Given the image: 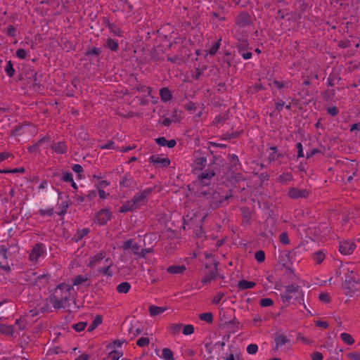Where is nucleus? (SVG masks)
<instances>
[{
  "instance_id": "473e14b6",
  "label": "nucleus",
  "mask_w": 360,
  "mask_h": 360,
  "mask_svg": "<svg viewBox=\"0 0 360 360\" xmlns=\"http://www.w3.org/2000/svg\"><path fill=\"white\" fill-rule=\"evenodd\" d=\"M341 79L338 74L335 72H331L327 79V84L328 86H333L335 84V82H339Z\"/></svg>"
},
{
  "instance_id": "a19ab883",
  "label": "nucleus",
  "mask_w": 360,
  "mask_h": 360,
  "mask_svg": "<svg viewBox=\"0 0 360 360\" xmlns=\"http://www.w3.org/2000/svg\"><path fill=\"white\" fill-rule=\"evenodd\" d=\"M199 319L208 323H212L213 321V314L211 312H205L199 315Z\"/></svg>"
},
{
  "instance_id": "864d4df0",
  "label": "nucleus",
  "mask_w": 360,
  "mask_h": 360,
  "mask_svg": "<svg viewBox=\"0 0 360 360\" xmlns=\"http://www.w3.org/2000/svg\"><path fill=\"white\" fill-rule=\"evenodd\" d=\"M274 301L271 298H262L259 301V305L262 307H267L273 305Z\"/></svg>"
},
{
  "instance_id": "412c9836",
  "label": "nucleus",
  "mask_w": 360,
  "mask_h": 360,
  "mask_svg": "<svg viewBox=\"0 0 360 360\" xmlns=\"http://www.w3.org/2000/svg\"><path fill=\"white\" fill-rule=\"evenodd\" d=\"M90 232L91 230L89 228L78 229L70 240L72 242L78 243L80 240H82L86 236H87Z\"/></svg>"
},
{
  "instance_id": "20e7f679",
  "label": "nucleus",
  "mask_w": 360,
  "mask_h": 360,
  "mask_svg": "<svg viewBox=\"0 0 360 360\" xmlns=\"http://www.w3.org/2000/svg\"><path fill=\"white\" fill-rule=\"evenodd\" d=\"M216 160L217 158L215 156H213L212 160L210 161V163L209 164V168L202 172L198 176V179L201 184H203L204 185L208 184V183L206 182V180H209L212 177L214 176L215 168L213 167L212 166L216 164Z\"/></svg>"
},
{
  "instance_id": "7c9ffc66",
  "label": "nucleus",
  "mask_w": 360,
  "mask_h": 360,
  "mask_svg": "<svg viewBox=\"0 0 360 360\" xmlns=\"http://www.w3.org/2000/svg\"><path fill=\"white\" fill-rule=\"evenodd\" d=\"M105 48L109 49L112 51H117L119 49V44L117 41L114 40L111 38H108L106 40V43L104 44Z\"/></svg>"
},
{
  "instance_id": "0eeeda50",
  "label": "nucleus",
  "mask_w": 360,
  "mask_h": 360,
  "mask_svg": "<svg viewBox=\"0 0 360 360\" xmlns=\"http://www.w3.org/2000/svg\"><path fill=\"white\" fill-rule=\"evenodd\" d=\"M252 24L251 15L246 11L240 12L236 17V25L240 27H245Z\"/></svg>"
},
{
  "instance_id": "aec40b11",
  "label": "nucleus",
  "mask_w": 360,
  "mask_h": 360,
  "mask_svg": "<svg viewBox=\"0 0 360 360\" xmlns=\"http://www.w3.org/2000/svg\"><path fill=\"white\" fill-rule=\"evenodd\" d=\"M275 346L274 350H278L281 347L290 342V339L283 334H279L274 338Z\"/></svg>"
},
{
  "instance_id": "37998d69",
  "label": "nucleus",
  "mask_w": 360,
  "mask_h": 360,
  "mask_svg": "<svg viewBox=\"0 0 360 360\" xmlns=\"http://www.w3.org/2000/svg\"><path fill=\"white\" fill-rule=\"evenodd\" d=\"M181 326L180 323H172L169 326V330L172 335H176L179 333Z\"/></svg>"
},
{
  "instance_id": "f3484780",
  "label": "nucleus",
  "mask_w": 360,
  "mask_h": 360,
  "mask_svg": "<svg viewBox=\"0 0 360 360\" xmlns=\"http://www.w3.org/2000/svg\"><path fill=\"white\" fill-rule=\"evenodd\" d=\"M236 49L243 59L248 60L251 58L252 54L250 51H246L248 49V43L247 41H239L236 44Z\"/></svg>"
},
{
  "instance_id": "0e129e2a",
  "label": "nucleus",
  "mask_w": 360,
  "mask_h": 360,
  "mask_svg": "<svg viewBox=\"0 0 360 360\" xmlns=\"http://www.w3.org/2000/svg\"><path fill=\"white\" fill-rule=\"evenodd\" d=\"M68 206H69V205H68V202H66V201L63 202L62 204L60 205V212H58V214L59 216H63L66 213Z\"/></svg>"
},
{
  "instance_id": "39448f33",
  "label": "nucleus",
  "mask_w": 360,
  "mask_h": 360,
  "mask_svg": "<svg viewBox=\"0 0 360 360\" xmlns=\"http://www.w3.org/2000/svg\"><path fill=\"white\" fill-rule=\"evenodd\" d=\"M219 262L214 260L213 263V267L209 264H205V267L210 269L205 276L202 278L201 283L203 284L210 283L213 279L216 278L218 275L217 266Z\"/></svg>"
},
{
  "instance_id": "09e8293b",
  "label": "nucleus",
  "mask_w": 360,
  "mask_h": 360,
  "mask_svg": "<svg viewBox=\"0 0 360 360\" xmlns=\"http://www.w3.org/2000/svg\"><path fill=\"white\" fill-rule=\"evenodd\" d=\"M88 280L87 277H84L82 275H77L75 276V278L72 281V287L74 285H78L79 284H82V283Z\"/></svg>"
},
{
  "instance_id": "5fc2aeb1",
  "label": "nucleus",
  "mask_w": 360,
  "mask_h": 360,
  "mask_svg": "<svg viewBox=\"0 0 360 360\" xmlns=\"http://www.w3.org/2000/svg\"><path fill=\"white\" fill-rule=\"evenodd\" d=\"M86 326V322H79L72 325V328L77 332H81L84 330Z\"/></svg>"
},
{
  "instance_id": "1a4fd4ad",
  "label": "nucleus",
  "mask_w": 360,
  "mask_h": 360,
  "mask_svg": "<svg viewBox=\"0 0 360 360\" xmlns=\"http://www.w3.org/2000/svg\"><path fill=\"white\" fill-rule=\"evenodd\" d=\"M295 257V250H287L285 251L282 255L279 256V263L283 266H288L292 264L294 262V257Z\"/></svg>"
},
{
  "instance_id": "c85d7f7f",
  "label": "nucleus",
  "mask_w": 360,
  "mask_h": 360,
  "mask_svg": "<svg viewBox=\"0 0 360 360\" xmlns=\"http://www.w3.org/2000/svg\"><path fill=\"white\" fill-rule=\"evenodd\" d=\"M0 333L8 336H13L14 333V326L11 325H0Z\"/></svg>"
},
{
  "instance_id": "f03ea898",
  "label": "nucleus",
  "mask_w": 360,
  "mask_h": 360,
  "mask_svg": "<svg viewBox=\"0 0 360 360\" xmlns=\"http://www.w3.org/2000/svg\"><path fill=\"white\" fill-rule=\"evenodd\" d=\"M345 279L342 283V289L346 295L352 296L360 290V276L357 272L347 269L345 273Z\"/></svg>"
},
{
  "instance_id": "6e6d98bb",
  "label": "nucleus",
  "mask_w": 360,
  "mask_h": 360,
  "mask_svg": "<svg viewBox=\"0 0 360 360\" xmlns=\"http://www.w3.org/2000/svg\"><path fill=\"white\" fill-rule=\"evenodd\" d=\"M149 343H150L149 339L148 338H144V337L140 338L136 341V345L139 347H141L147 346L149 345Z\"/></svg>"
},
{
  "instance_id": "58836bf2",
  "label": "nucleus",
  "mask_w": 360,
  "mask_h": 360,
  "mask_svg": "<svg viewBox=\"0 0 360 360\" xmlns=\"http://www.w3.org/2000/svg\"><path fill=\"white\" fill-rule=\"evenodd\" d=\"M326 257V255L323 251H318L315 252L313 255V259L315 261V262L318 264H321Z\"/></svg>"
},
{
  "instance_id": "8fccbe9b",
  "label": "nucleus",
  "mask_w": 360,
  "mask_h": 360,
  "mask_svg": "<svg viewBox=\"0 0 360 360\" xmlns=\"http://www.w3.org/2000/svg\"><path fill=\"white\" fill-rule=\"evenodd\" d=\"M108 27L110 32H113L115 35L120 36V29L115 23L108 21Z\"/></svg>"
},
{
  "instance_id": "cd10ccee",
  "label": "nucleus",
  "mask_w": 360,
  "mask_h": 360,
  "mask_svg": "<svg viewBox=\"0 0 360 360\" xmlns=\"http://www.w3.org/2000/svg\"><path fill=\"white\" fill-rule=\"evenodd\" d=\"M256 285V283L246 280L239 281L237 287L240 290H246L253 288Z\"/></svg>"
},
{
  "instance_id": "79ce46f5",
  "label": "nucleus",
  "mask_w": 360,
  "mask_h": 360,
  "mask_svg": "<svg viewBox=\"0 0 360 360\" xmlns=\"http://www.w3.org/2000/svg\"><path fill=\"white\" fill-rule=\"evenodd\" d=\"M335 96L334 89H327L321 93L322 98L324 101H328Z\"/></svg>"
},
{
  "instance_id": "e2e57ef3",
  "label": "nucleus",
  "mask_w": 360,
  "mask_h": 360,
  "mask_svg": "<svg viewBox=\"0 0 360 360\" xmlns=\"http://www.w3.org/2000/svg\"><path fill=\"white\" fill-rule=\"evenodd\" d=\"M354 131H356V136H358L360 134V122L354 123L350 126L349 131L353 132Z\"/></svg>"
},
{
  "instance_id": "ddd939ff",
  "label": "nucleus",
  "mask_w": 360,
  "mask_h": 360,
  "mask_svg": "<svg viewBox=\"0 0 360 360\" xmlns=\"http://www.w3.org/2000/svg\"><path fill=\"white\" fill-rule=\"evenodd\" d=\"M120 187L134 189L136 186V182L130 173H126L120 180Z\"/></svg>"
},
{
  "instance_id": "c9c22d12",
  "label": "nucleus",
  "mask_w": 360,
  "mask_h": 360,
  "mask_svg": "<svg viewBox=\"0 0 360 360\" xmlns=\"http://www.w3.org/2000/svg\"><path fill=\"white\" fill-rule=\"evenodd\" d=\"M341 340L348 345H352L354 342V340L352 336L347 333H342L340 334Z\"/></svg>"
},
{
  "instance_id": "69168bd1",
  "label": "nucleus",
  "mask_w": 360,
  "mask_h": 360,
  "mask_svg": "<svg viewBox=\"0 0 360 360\" xmlns=\"http://www.w3.org/2000/svg\"><path fill=\"white\" fill-rule=\"evenodd\" d=\"M15 32L16 28L12 25H9L6 28V34L9 37H15Z\"/></svg>"
},
{
  "instance_id": "5701e85b",
  "label": "nucleus",
  "mask_w": 360,
  "mask_h": 360,
  "mask_svg": "<svg viewBox=\"0 0 360 360\" xmlns=\"http://www.w3.org/2000/svg\"><path fill=\"white\" fill-rule=\"evenodd\" d=\"M228 158L230 164L229 172H231L232 169L237 170L238 168H240L241 165L240 163L238 155L236 154H229Z\"/></svg>"
},
{
  "instance_id": "ea45409f",
  "label": "nucleus",
  "mask_w": 360,
  "mask_h": 360,
  "mask_svg": "<svg viewBox=\"0 0 360 360\" xmlns=\"http://www.w3.org/2000/svg\"><path fill=\"white\" fill-rule=\"evenodd\" d=\"M162 356L165 360H174L173 352L169 348H164L162 349Z\"/></svg>"
},
{
  "instance_id": "72a5a7b5",
  "label": "nucleus",
  "mask_w": 360,
  "mask_h": 360,
  "mask_svg": "<svg viewBox=\"0 0 360 360\" xmlns=\"http://www.w3.org/2000/svg\"><path fill=\"white\" fill-rule=\"evenodd\" d=\"M102 316L101 315H96L94 320L91 322L88 328V331L91 332L96 329L100 324L102 323Z\"/></svg>"
},
{
  "instance_id": "c756f323",
  "label": "nucleus",
  "mask_w": 360,
  "mask_h": 360,
  "mask_svg": "<svg viewBox=\"0 0 360 360\" xmlns=\"http://www.w3.org/2000/svg\"><path fill=\"white\" fill-rule=\"evenodd\" d=\"M149 312L150 314L153 316H158L167 310V307H158L155 305H151L149 307Z\"/></svg>"
},
{
  "instance_id": "603ef678",
  "label": "nucleus",
  "mask_w": 360,
  "mask_h": 360,
  "mask_svg": "<svg viewBox=\"0 0 360 360\" xmlns=\"http://www.w3.org/2000/svg\"><path fill=\"white\" fill-rule=\"evenodd\" d=\"M255 259L259 262V263H262L263 262L264 260H265V253L263 250H257L255 253Z\"/></svg>"
},
{
  "instance_id": "de8ad7c7",
  "label": "nucleus",
  "mask_w": 360,
  "mask_h": 360,
  "mask_svg": "<svg viewBox=\"0 0 360 360\" xmlns=\"http://www.w3.org/2000/svg\"><path fill=\"white\" fill-rule=\"evenodd\" d=\"M111 266H112V263L108 264V266L106 267L100 268L98 270V271L103 275H105L108 276H112L113 274H112V271L110 270Z\"/></svg>"
},
{
  "instance_id": "7ed1b4c3",
  "label": "nucleus",
  "mask_w": 360,
  "mask_h": 360,
  "mask_svg": "<svg viewBox=\"0 0 360 360\" xmlns=\"http://www.w3.org/2000/svg\"><path fill=\"white\" fill-rule=\"evenodd\" d=\"M201 195L205 197L209 201L210 208L213 210L219 208L224 201L228 200L229 198H232V194L231 193L223 195L220 192L217 191L209 192L203 191L200 193L199 197Z\"/></svg>"
},
{
  "instance_id": "6e6552de",
  "label": "nucleus",
  "mask_w": 360,
  "mask_h": 360,
  "mask_svg": "<svg viewBox=\"0 0 360 360\" xmlns=\"http://www.w3.org/2000/svg\"><path fill=\"white\" fill-rule=\"evenodd\" d=\"M299 290V286L291 284L285 287V291L280 295L281 298L284 303H289L292 298V294L296 293Z\"/></svg>"
},
{
  "instance_id": "b1692460",
  "label": "nucleus",
  "mask_w": 360,
  "mask_h": 360,
  "mask_svg": "<svg viewBox=\"0 0 360 360\" xmlns=\"http://www.w3.org/2000/svg\"><path fill=\"white\" fill-rule=\"evenodd\" d=\"M137 209V206L134 202L133 200H127L125 202L120 208L119 212L120 213H125L127 212H131Z\"/></svg>"
},
{
  "instance_id": "13d9d810",
  "label": "nucleus",
  "mask_w": 360,
  "mask_h": 360,
  "mask_svg": "<svg viewBox=\"0 0 360 360\" xmlns=\"http://www.w3.org/2000/svg\"><path fill=\"white\" fill-rule=\"evenodd\" d=\"M194 332V327L191 324L186 325L183 328V333L185 335H189L193 334Z\"/></svg>"
},
{
  "instance_id": "dca6fc26",
  "label": "nucleus",
  "mask_w": 360,
  "mask_h": 360,
  "mask_svg": "<svg viewBox=\"0 0 360 360\" xmlns=\"http://www.w3.org/2000/svg\"><path fill=\"white\" fill-rule=\"evenodd\" d=\"M355 248L356 245L352 241L346 240L340 243L339 250L342 255H351Z\"/></svg>"
},
{
  "instance_id": "a878e982",
  "label": "nucleus",
  "mask_w": 360,
  "mask_h": 360,
  "mask_svg": "<svg viewBox=\"0 0 360 360\" xmlns=\"http://www.w3.org/2000/svg\"><path fill=\"white\" fill-rule=\"evenodd\" d=\"M292 179L293 176L290 172H284L277 177L276 181L281 184H286L288 182L292 181Z\"/></svg>"
},
{
  "instance_id": "680f3d73",
  "label": "nucleus",
  "mask_w": 360,
  "mask_h": 360,
  "mask_svg": "<svg viewBox=\"0 0 360 360\" xmlns=\"http://www.w3.org/2000/svg\"><path fill=\"white\" fill-rule=\"evenodd\" d=\"M319 298L322 302L329 303L330 302V295L327 292H321L319 294Z\"/></svg>"
},
{
  "instance_id": "4be33fe9",
  "label": "nucleus",
  "mask_w": 360,
  "mask_h": 360,
  "mask_svg": "<svg viewBox=\"0 0 360 360\" xmlns=\"http://www.w3.org/2000/svg\"><path fill=\"white\" fill-rule=\"evenodd\" d=\"M105 256L106 252L105 251H101L99 253L90 257V261L87 266L91 269L94 268L97 264L105 257Z\"/></svg>"
},
{
  "instance_id": "bb28decb",
  "label": "nucleus",
  "mask_w": 360,
  "mask_h": 360,
  "mask_svg": "<svg viewBox=\"0 0 360 360\" xmlns=\"http://www.w3.org/2000/svg\"><path fill=\"white\" fill-rule=\"evenodd\" d=\"M160 96L163 102H167L172 99V94L167 87H163L160 90Z\"/></svg>"
},
{
  "instance_id": "423d86ee",
  "label": "nucleus",
  "mask_w": 360,
  "mask_h": 360,
  "mask_svg": "<svg viewBox=\"0 0 360 360\" xmlns=\"http://www.w3.org/2000/svg\"><path fill=\"white\" fill-rule=\"evenodd\" d=\"M44 245L41 243H36L32 248L29 255V260L37 262L40 257L44 254Z\"/></svg>"
},
{
  "instance_id": "338daca9",
  "label": "nucleus",
  "mask_w": 360,
  "mask_h": 360,
  "mask_svg": "<svg viewBox=\"0 0 360 360\" xmlns=\"http://www.w3.org/2000/svg\"><path fill=\"white\" fill-rule=\"evenodd\" d=\"M338 46L341 49H346L351 46V42L348 39L340 40L338 42Z\"/></svg>"
},
{
  "instance_id": "4d7b16f0",
  "label": "nucleus",
  "mask_w": 360,
  "mask_h": 360,
  "mask_svg": "<svg viewBox=\"0 0 360 360\" xmlns=\"http://www.w3.org/2000/svg\"><path fill=\"white\" fill-rule=\"evenodd\" d=\"M279 240L281 243L284 245H288L290 243V240L288 238V235L287 232H283L279 236Z\"/></svg>"
},
{
  "instance_id": "393cba45",
  "label": "nucleus",
  "mask_w": 360,
  "mask_h": 360,
  "mask_svg": "<svg viewBox=\"0 0 360 360\" xmlns=\"http://www.w3.org/2000/svg\"><path fill=\"white\" fill-rule=\"evenodd\" d=\"M184 265H172L167 268V272L171 274H181L186 271Z\"/></svg>"
},
{
  "instance_id": "e433bc0d",
  "label": "nucleus",
  "mask_w": 360,
  "mask_h": 360,
  "mask_svg": "<svg viewBox=\"0 0 360 360\" xmlns=\"http://www.w3.org/2000/svg\"><path fill=\"white\" fill-rule=\"evenodd\" d=\"M134 89L139 92L146 93L147 96H150L152 92V89L150 87L142 85L141 84H137L135 86Z\"/></svg>"
},
{
  "instance_id": "3c124183",
  "label": "nucleus",
  "mask_w": 360,
  "mask_h": 360,
  "mask_svg": "<svg viewBox=\"0 0 360 360\" xmlns=\"http://www.w3.org/2000/svg\"><path fill=\"white\" fill-rule=\"evenodd\" d=\"M242 132H243V131H233L231 133L227 132L224 135V137L223 138V139L227 140V139H232L238 138L240 136Z\"/></svg>"
},
{
  "instance_id": "f704fd0d",
  "label": "nucleus",
  "mask_w": 360,
  "mask_h": 360,
  "mask_svg": "<svg viewBox=\"0 0 360 360\" xmlns=\"http://www.w3.org/2000/svg\"><path fill=\"white\" fill-rule=\"evenodd\" d=\"M101 53V50L100 48L92 47L89 48L84 53L85 56H95L98 57Z\"/></svg>"
},
{
  "instance_id": "9b49d317",
  "label": "nucleus",
  "mask_w": 360,
  "mask_h": 360,
  "mask_svg": "<svg viewBox=\"0 0 360 360\" xmlns=\"http://www.w3.org/2000/svg\"><path fill=\"white\" fill-rule=\"evenodd\" d=\"M112 218V214L107 209H101L96 216V221L100 226L105 225Z\"/></svg>"
},
{
  "instance_id": "bf43d9fd",
  "label": "nucleus",
  "mask_w": 360,
  "mask_h": 360,
  "mask_svg": "<svg viewBox=\"0 0 360 360\" xmlns=\"http://www.w3.org/2000/svg\"><path fill=\"white\" fill-rule=\"evenodd\" d=\"M195 164L198 166L200 167V169H202L207 165V159H206V158H205V157H200V158H196Z\"/></svg>"
},
{
  "instance_id": "2eb2a0df",
  "label": "nucleus",
  "mask_w": 360,
  "mask_h": 360,
  "mask_svg": "<svg viewBox=\"0 0 360 360\" xmlns=\"http://www.w3.org/2000/svg\"><path fill=\"white\" fill-rule=\"evenodd\" d=\"M8 252V248L4 245L0 246V269L9 271H11V267L7 262Z\"/></svg>"
},
{
  "instance_id": "4468645a",
  "label": "nucleus",
  "mask_w": 360,
  "mask_h": 360,
  "mask_svg": "<svg viewBox=\"0 0 360 360\" xmlns=\"http://www.w3.org/2000/svg\"><path fill=\"white\" fill-rule=\"evenodd\" d=\"M309 195L307 189H300L296 187H292L288 191V195L292 199H298L300 198H307Z\"/></svg>"
},
{
  "instance_id": "4c0bfd02",
  "label": "nucleus",
  "mask_w": 360,
  "mask_h": 360,
  "mask_svg": "<svg viewBox=\"0 0 360 360\" xmlns=\"http://www.w3.org/2000/svg\"><path fill=\"white\" fill-rule=\"evenodd\" d=\"M229 119L227 113H222L216 116L213 120V124H224Z\"/></svg>"
},
{
  "instance_id": "f8f14e48",
  "label": "nucleus",
  "mask_w": 360,
  "mask_h": 360,
  "mask_svg": "<svg viewBox=\"0 0 360 360\" xmlns=\"http://www.w3.org/2000/svg\"><path fill=\"white\" fill-rule=\"evenodd\" d=\"M124 251L131 249L132 253L139 259L140 255L141 247L138 243H135L133 239H129L123 243L121 247Z\"/></svg>"
},
{
  "instance_id": "f257e3e1",
  "label": "nucleus",
  "mask_w": 360,
  "mask_h": 360,
  "mask_svg": "<svg viewBox=\"0 0 360 360\" xmlns=\"http://www.w3.org/2000/svg\"><path fill=\"white\" fill-rule=\"evenodd\" d=\"M72 285L65 283L58 284L54 289L51 290L48 300L53 304L55 309H60L65 307V303L70 300Z\"/></svg>"
},
{
  "instance_id": "774afa93",
  "label": "nucleus",
  "mask_w": 360,
  "mask_h": 360,
  "mask_svg": "<svg viewBox=\"0 0 360 360\" xmlns=\"http://www.w3.org/2000/svg\"><path fill=\"white\" fill-rule=\"evenodd\" d=\"M61 180L65 182H71L73 181L72 174L71 172H65L63 174Z\"/></svg>"
},
{
  "instance_id": "49530a36",
  "label": "nucleus",
  "mask_w": 360,
  "mask_h": 360,
  "mask_svg": "<svg viewBox=\"0 0 360 360\" xmlns=\"http://www.w3.org/2000/svg\"><path fill=\"white\" fill-rule=\"evenodd\" d=\"M122 356V353L120 352L117 350H113L110 352L108 356L107 360H119V359Z\"/></svg>"
},
{
  "instance_id": "a18cd8bd",
  "label": "nucleus",
  "mask_w": 360,
  "mask_h": 360,
  "mask_svg": "<svg viewBox=\"0 0 360 360\" xmlns=\"http://www.w3.org/2000/svg\"><path fill=\"white\" fill-rule=\"evenodd\" d=\"M221 39H219L210 49L208 53L211 56H214L218 51L221 46Z\"/></svg>"
},
{
  "instance_id": "a211bd4d",
  "label": "nucleus",
  "mask_w": 360,
  "mask_h": 360,
  "mask_svg": "<svg viewBox=\"0 0 360 360\" xmlns=\"http://www.w3.org/2000/svg\"><path fill=\"white\" fill-rule=\"evenodd\" d=\"M149 162L153 163L155 167H167L170 165V160L169 158H161L155 155H151L149 158Z\"/></svg>"
},
{
  "instance_id": "052dcab7",
  "label": "nucleus",
  "mask_w": 360,
  "mask_h": 360,
  "mask_svg": "<svg viewBox=\"0 0 360 360\" xmlns=\"http://www.w3.org/2000/svg\"><path fill=\"white\" fill-rule=\"evenodd\" d=\"M258 350V346L256 344H250L247 347V352L250 354H255Z\"/></svg>"
},
{
  "instance_id": "6ab92c4d",
  "label": "nucleus",
  "mask_w": 360,
  "mask_h": 360,
  "mask_svg": "<svg viewBox=\"0 0 360 360\" xmlns=\"http://www.w3.org/2000/svg\"><path fill=\"white\" fill-rule=\"evenodd\" d=\"M51 148L56 154H65L67 153V150H68V146L65 141H59L57 143H53L51 146Z\"/></svg>"
},
{
  "instance_id": "9d476101",
  "label": "nucleus",
  "mask_w": 360,
  "mask_h": 360,
  "mask_svg": "<svg viewBox=\"0 0 360 360\" xmlns=\"http://www.w3.org/2000/svg\"><path fill=\"white\" fill-rule=\"evenodd\" d=\"M153 188H148L141 192L136 193L134 195L132 200L135 205L137 206V208H139L141 205H143L145 202L146 198L151 194L153 192Z\"/></svg>"
},
{
  "instance_id": "c03bdc74",
  "label": "nucleus",
  "mask_w": 360,
  "mask_h": 360,
  "mask_svg": "<svg viewBox=\"0 0 360 360\" xmlns=\"http://www.w3.org/2000/svg\"><path fill=\"white\" fill-rule=\"evenodd\" d=\"M5 72L9 77H12L15 74V69L11 60L7 61L5 67Z\"/></svg>"
},
{
  "instance_id": "2f4dec72",
  "label": "nucleus",
  "mask_w": 360,
  "mask_h": 360,
  "mask_svg": "<svg viewBox=\"0 0 360 360\" xmlns=\"http://www.w3.org/2000/svg\"><path fill=\"white\" fill-rule=\"evenodd\" d=\"M116 289L118 292L126 294L130 290L131 285L129 282H122L117 286Z\"/></svg>"
}]
</instances>
